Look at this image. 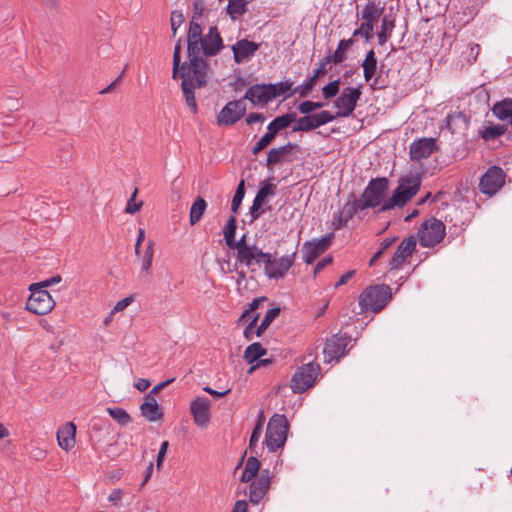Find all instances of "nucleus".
<instances>
[{"label":"nucleus","instance_id":"53","mask_svg":"<svg viewBox=\"0 0 512 512\" xmlns=\"http://www.w3.org/2000/svg\"><path fill=\"white\" fill-rule=\"evenodd\" d=\"M330 55L326 56L324 60L319 64V67L313 71L314 79H318L320 76L327 73V64L331 63Z\"/></svg>","mask_w":512,"mask_h":512},{"label":"nucleus","instance_id":"6","mask_svg":"<svg viewBox=\"0 0 512 512\" xmlns=\"http://www.w3.org/2000/svg\"><path fill=\"white\" fill-rule=\"evenodd\" d=\"M446 235L445 224L436 218L424 221L418 230V238L422 247L432 248L438 245Z\"/></svg>","mask_w":512,"mask_h":512},{"label":"nucleus","instance_id":"29","mask_svg":"<svg viewBox=\"0 0 512 512\" xmlns=\"http://www.w3.org/2000/svg\"><path fill=\"white\" fill-rule=\"evenodd\" d=\"M492 112L499 120L512 125V98H505L495 103Z\"/></svg>","mask_w":512,"mask_h":512},{"label":"nucleus","instance_id":"61","mask_svg":"<svg viewBox=\"0 0 512 512\" xmlns=\"http://www.w3.org/2000/svg\"><path fill=\"white\" fill-rule=\"evenodd\" d=\"M265 120V116L262 113H250L246 117V122L249 125H252L257 122H263Z\"/></svg>","mask_w":512,"mask_h":512},{"label":"nucleus","instance_id":"57","mask_svg":"<svg viewBox=\"0 0 512 512\" xmlns=\"http://www.w3.org/2000/svg\"><path fill=\"white\" fill-rule=\"evenodd\" d=\"M259 319V314H255L253 317H252V320L250 321V323L246 326V328L244 329V337L247 339V340H251L252 339V335H253V329L257 323Z\"/></svg>","mask_w":512,"mask_h":512},{"label":"nucleus","instance_id":"60","mask_svg":"<svg viewBox=\"0 0 512 512\" xmlns=\"http://www.w3.org/2000/svg\"><path fill=\"white\" fill-rule=\"evenodd\" d=\"M356 274L355 270H349L346 273H344L338 280V282L335 284V289L339 288L340 286L346 284L350 279H352Z\"/></svg>","mask_w":512,"mask_h":512},{"label":"nucleus","instance_id":"22","mask_svg":"<svg viewBox=\"0 0 512 512\" xmlns=\"http://www.w3.org/2000/svg\"><path fill=\"white\" fill-rule=\"evenodd\" d=\"M436 149V139L422 138L414 141L410 145V158L412 160L420 161L421 159L428 158Z\"/></svg>","mask_w":512,"mask_h":512},{"label":"nucleus","instance_id":"43","mask_svg":"<svg viewBox=\"0 0 512 512\" xmlns=\"http://www.w3.org/2000/svg\"><path fill=\"white\" fill-rule=\"evenodd\" d=\"M505 131L506 129L502 125H491L484 129V131L482 132V137L485 140H493L503 135Z\"/></svg>","mask_w":512,"mask_h":512},{"label":"nucleus","instance_id":"9","mask_svg":"<svg viewBox=\"0 0 512 512\" xmlns=\"http://www.w3.org/2000/svg\"><path fill=\"white\" fill-rule=\"evenodd\" d=\"M31 294L26 302V309L36 315H45L55 306V301L48 291L38 284L30 285Z\"/></svg>","mask_w":512,"mask_h":512},{"label":"nucleus","instance_id":"30","mask_svg":"<svg viewBox=\"0 0 512 512\" xmlns=\"http://www.w3.org/2000/svg\"><path fill=\"white\" fill-rule=\"evenodd\" d=\"M296 121V113L290 112L273 119L267 126V130L275 137L279 131L286 129Z\"/></svg>","mask_w":512,"mask_h":512},{"label":"nucleus","instance_id":"21","mask_svg":"<svg viewBox=\"0 0 512 512\" xmlns=\"http://www.w3.org/2000/svg\"><path fill=\"white\" fill-rule=\"evenodd\" d=\"M265 259H269L267 252H263L262 249L257 247L255 244L248 248L241 249L236 253L237 262L247 268H250L253 264H263Z\"/></svg>","mask_w":512,"mask_h":512},{"label":"nucleus","instance_id":"36","mask_svg":"<svg viewBox=\"0 0 512 512\" xmlns=\"http://www.w3.org/2000/svg\"><path fill=\"white\" fill-rule=\"evenodd\" d=\"M267 354V350L262 347L258 342L250 344L244 352V359L247 363L252 364L253 362L260 359L262 356Z\"/></svg>","mask_w":512,"mask_h":512},{"label":"nucleus","instance_id":"58","mask_svg":"<svg viewBox=\"0 0 512 512\" xmlns=\"http://www.w3.org/2000/svg\"><path fill=\"white\" fill-rule=\"evenodd\" d=\"M333 262V257L332 256H326L324 257L323 259H321L315 266L314 268V271H313V274H314V277L321 271L323 270L326 266L332 264Z\"/></svg>","mask_w":512,"mask_h":512},{"label":"nucleus","instance_id":"56","mask_svg":"<svg viewBox=\"0 0 512 512\" xmlns=\"http://www.w3.org/2000/svg\"><path fill=\"white\" fill-rule=\"evenodd\" d=\"M169 447V442L168 441H163L161 443V446H160V449L158 451V455H157V468L160 469L161 466H162V463L165 459V455L167 453V449Z\"/></svg>","mask_w":512,"mask_h":512},{"label":"nucleus","instance_id":"5","mask_svg":"<svg viewBox=\"0 0 512 512\" xmlns=\"http://www.w3.org/2000/svg\"><path fill=\"white\" fill-rule=\"evenodd\" d=\"M267 256L269 259H265L263 261L264 274L269 279H283L295 263L297 248L291 254L283 255L281 257H277L276 253L271 254L269 252H267Z\"/></svg>","mask_w":512,"mask_h":512},{"label":"nucleus","instance_id":"2","mask_svg":"<svg viewBox=\"0 0 512 512\" xmlns=\"http://www.w3.org/2000/svg\"><path fill=\"white\" fill-rule=\"evenodd\" d=\"M420 186L421 178L418 174H410L401 177L398 187L394 190L392 196L384 201L378 212H385L396 206L402 208L418 193Z\"/></svg>","mask_w":512,"mask_h":512},{"label":"nucleus","instance_id":"12","mask_svg":"<svg viewBox=\"0 0 512 512\" xmlns=\"http://www.w3.org/2000/svg\"><path fill=\"white\" fill-rule=\"evenodd\" d=\"M505 184V173L500 167L491 166L482 175L479 190L488 196L495 195Z\"/></svg>","mask_w":512,"mask_h":512},{"label":"nucleus","instance_id":"35","mask_svg":"<svg viewBox=\"0 0 512 512\" xmlns=\"http://www.w3.org/2000/svg\"><path fill=\"white\" fill-rule=\"evenodd\" d=\"M395 27V21L387 16L382 18L380 31L377 34L378 44L384 45L391 37L392 31Z\"/></svg>","mask_w":512,"mask_h":512},{"label":"nucleus","instance_id":"38","mask_svg":"<svg viewBox=\"0 0 512 512\" xmlns=\"http://www.w3.org/2000/svg\"><path fill=\"white\" fill-rule=\"evenodd\" d=\"M106 411L120 425L125 426L132 421L131 416L127 413L125 409L121 407H108Z\"/></svg>","mask_w":512,"mask_h":512},{"label":"nucleus","instance_id":"28","mask_svg":"<svg viewBox=\"0 0 512 512\" xmlns=\"http://www.w3.org/2000/svg\"><path fill=\"white\" fill-rule=\"evenodd\" d=\"M477 6V0H473L462 11L457 12L453 17L454 27L462 28L473 20L478 13Z\"/></svg>","mask_w":512,"mask_h":512},{"label":"nucleus","instance_id":"27","mask_svg":"<svg viewBox=\"0 0 512 512\" xmlns=\"http://www.w3.org/2000/svg\"><path fill=\"white\" fill-rule=\"evenodd\" d=\"M384 12V3L375 0H367V3L363 6L360 19L364 21L377 23Z\"/></svg>","mask_w":512,"mask_h":512},{"label":"nucleus","instance_id":"64","mask_svg":"<svg viewBox=\"0 0 512 512\" xmlns=\"http://www.w3.org/2000/svg\"><path fill=\"white\" fill-rule=\"evenodd\" d=\"M248 504L245 500H238L234 504L232 512H247Z\"/></svg>","mask_w":512,"mask_h":512},{"label":"nucleus","instance_id":"25","mask_svg":"<svg viewBox=\"0 0 512 512\" xmlns=\"http://www.w3.org/2000/svg\"><path fill=\"white\" fill-rule=\"evenodd\" d=\"M295 147L296 145L294 143L288 142L278 148L270 149L267 154L266 167L269 170H273L274 165L283 161H291V159H287V156Z\"/></svg>","mask_w":512,"mask_h":512},{"label":"nucleus","instance_id":"59","mask_svg":"<svg viewBox=\"0 0 512 512\" xmlns=\"http://www.w3.org/2000/svg\"><path fill=\"white\" fill-rule=\"evenodd\" d=\"M275 86V93H277V97L289 91L292 87V83L288 81L280 82L278 84H273Z\"/></svg>","mask_w":512,"mask_h":512},{"label":"nucleus","instance_id":"49","mask_svg":"<svg viewBox=\"0 0 512 512\" xmlns=\"http://www.w3.org/2000/svg\"><path fill=\"white\" fill-rule=\"evenodd\" d=\"M458 121H462L463 123H466V116L464 113L455 112V113L449 114L446 117V125H447L448 129L450 131L454 132L453 125Z\"/></svg>","mask_w":512,"mask_h":512},{"label":"nucleus","instance_id":"45","mask_svg":"<svg viewBox=\"0 0 512 512\" xmlns=\"http://www.w3.org/2000/svg\"><path fill=\"white\" fill-rule=\"evenodd\" d=\"M324 106L322 102H313L310 100L303 101L297 107L301 114H312L311 112L317 109H321Z\"/></svg>","mask_w":512,"mask_h":512},{"label":"nucleus","instance_id":"15","mask_svg":"<svg viewBox=\"0 0 512 512\" xmlns=\"http://www.w3.org/2000/svg\"><path fill=\"white\" fill-rule=\"evenodd\" d=\"M334 238L333 233H330L320 239L306 241L303 244V261L310 265L312 264L321 254H323L332 244Z\"/></svg>","mask_w":512,"mask_h":512},{"label":"nucleus","instance_id":"23","mask_svg":"<svg viewBox=\"0 0 512 512\" xmlns=\"http://www.w3.org/2000/svg\"><path fill=\"white\" fill-rule=\"evenodd\" d=\"M259 49V44L247 39L237 41L232 45L234 60L236 63H242L245 60L254 56L255 52Z\"/></svg>","mask_w":512,"mask_h":512},{"label":"nucleus","instance_id":"4","mask_svg":"<svg viewBox=\"0 0 512 512\" xmlns=\"http://www.w3.org/2000/svg\"><path fill=\"white\" fill-rule=\"evenodd\" d=\"M289 423L285 415L274 414L267 425L264 444L270 452H276L285 445Z\"/></svg>","mask_w":512,"mask_h":512},{"label":"nucleus","instance_id":"52","mask_svg":"<svg viewBox=\"0 0 512 512\" xmlns=\"http://www.w3.org/2000/svg\"><path fill=\"white\" fill-rule=\"evenodd\" d=\"M261 434H262V430L259 429V426L254 427L251 437H250V440H249V449L251 450L252 453L257 454L255 447L257 446V443L260 439Z\"/></svg>","mask_w":512,"mask_h":512},{"label":"nucleus","instance_id":"14","mask_svg":"<svg viewBox=\"0 0 512 512\" xmlns=\"http://www.w3.org/2000/svg\"><path fill=\"white\" fill-rule=\"evenodd\" d=\"M246 112V104L243 99L228 102L217 116L219 126H231L240 120Z\"/></svg>","mask_w":512,"mask_h":512},{"label":"nucleus","instance_id":"55","mask_svg":"<svg viewBox=\"0 0 512 512\" xmlns=\"http://www.w3.org/2000/svg\"><path fill=\"white\" fill-rule=\"evenodd\" d=\"M251 245L247 242V235L243 234L239 240H233L231 246H228L230 249L236 250L237 252L241 249H245L250 247Z\"/></svg>","mask_w":512,"mask_h":512},{"label":"nucleus","instance_id":"44","mask_svg":"<svg viewBox=\"0 0 512 512\" xmlns=\"http://www.w3.org/2000/svg\"><path fill=\"white\" fill-rule=\"evenodd\" d=\"M340 80H334L325 85L322 88V94L325 99H331L335 97L339 92Z\"/></svg>","mask_w":512,"mask_h":512},{"label":"nucleus","instance_id":"32","mask_svg":"<svg viewBox=\"0 0 512 512\" xmlns=\"http://www.w3.org/2000/svg\"><path fill=\"white\" fill-rule=\"evenodd\" d=\"M363 76L367 83L373 80L377 71V58L373 49L366 53L362 63Z\"/></svg>","mask_w":512,"mask_h":512},{"label":"nucleus","instance_id":"51","mask_svg":"<svg viewBox=\"0 0 512 512\" xmlns=\"http://www.w3.org/2000/svg\"><path fill=\"white\" fill-rule=\"evenodd\" d=\"M316 80L317 79H314L313 76L308 78L305 81V83L302 86L297 87L295 89V91H299L300 92V96H302V97L307 96L309 94V92L313 89V87L315 86Z\"/></svg>","mask_w":512,"mask_h":512},{"label":"nucleus","instance_id":"24","mask_svg":"<svg viewBox=\"0 0 512 512\" xmlns=\"http://www.w3.org/2000/svg\"><path fill=\"white\" fill-rule=\"evenodd\" d=\"M141 415L150 422H156L163 418L164 414L155 398L151 394L145 396L144 402L140 405Z\"/></svg>","mask_w":512,"mask_h":512},{"label":"nucleus","instance_id":"7","mask_svg":"<svg viewBox=\"0 0 512 512\" xmlns=\"http://www.w3.org/2000/svg\"><path fill=\"white\" fill-rule=\"evenodd\" d=\"M320 372V365L314 361L300 366L293 374L290 387L294 393L301 394L311 388Z\"/></svg>","mask_w":512,"mask_h":512},{"label":"nucleus","instance_id":"62","mask_svg":"<svg viewBox=\"0 0 512 512\" xmlns=\"http://www.w3.org/2000/svg\"><path fill=\"white\" fill-rule=\"evenodd\" d=\"M356 37H362L365 39L366 42H370L372 40V36L366 32L363 28L359 27L357 29H355L352 33V38H356Z\"/></svg>","mask_w":512,"mask_h":512},{"label":"nucleus","instance_id":"26","mask_svg":"<svg viewBox=\"0 0 512 512\" xmlns=\"http://www.w3.org/2000/svg\"><path fill=\"white\" fill-rule=\"evenodd\" d=\"M76 426L73 422H68L57 431V441L59 446L65 450H71L76 443Z\"/></svg>","mask_w":512,"mask_h":512},{"label":"nucleus","instance_id":"18","mask_svg":"<svg viewBox=\"0 0 512 512\" xmlns=\"http://www.w3.org/2000/svg\"><path fill=\"white\" fill-rule=\"evenodd\" d=\"M276 97L277 93H275L273 84H255L248 88L243 100L247 99L253 104H267Z\"/></svg>","mask_w":512,"mask_h":512},{"label":"nucleus","instance_id":"33","mask_svg":"<svg viewBox=\"0 0 512 512\" xmlns=\"http://www.w3.org/2000/svg\"><path fill=\"white\" fill-rule=\"evenodd\" d=\"M206 208V201L200 196L197 197L190 209L189 221L191 225H195L201 220Z\"/></svg>","mask_w":512,"mask_h":512},{"label":"nucleus","instance_id":"19","mask_svg":"<svg viewBox=\"0 0 512 512\" xmlns=\"http://www.w3.org/2000/svg\"><path fill=\"white\" fill-rule=\"evenodd\" d=\"M417 244L416 237L410 235L406 237L397 247L391 261L389 262V267L391 270H398L402 267L403 263L412 255L415 251Z\"/></svg>","mask_w":512,"mask_h":512},{"label":"nucleus","instance_id":"8","mask_svg":"<svg viewBox=\"0 0 512 512\" xmlns=\"http://www.w3.org/2000/svg\"><path fill=\"white\" fill-rule=\"evenodd\" d=\"M389 189V180L386 177H378L371 179L364 189L361 200L363 207L376 208L383 205L385 197Z\"/></svg>","mask_w":512,"mask_h":512},{"label":"nucleus","instance_id":"17","mask_svg":"<svg viewBox=\"0 0 512 512\" xmlns=\"http://www.w3.org/2000/svg\"><path fill=\"white\" fill-rule=\"evenodd\" d=\"M350 198H352V200H348L343 208L334 217V229H340L346 226L348 221L351 220L359 211L367 209L366 207H363L362 200L357 199L354 194H351Z\"/></svg>","mask_w":512,"mask_h":512},{"label":"nucleus","instance_id":"63","mask_svg":"<svg viewBox=\"0 0 512 512\" xmlns=\"http://www.w3.org/2000/svg\"><path fill=\"white\" fill-rule=\"evenodd\" d=\"M274 139L275 136L267 130V132L259 139L258 142L260 145H262V147L266 148L269 144L272 143Z\"/></svg>","mask_w":512,"mask_h":512},{"label":"nucleus","instance_id":"46","mask_svg":"<svg viewBox=\"0 0 512 512\" xmlns=\"http://www.w3.org/2000/svg\"><path fill=\"white\" fill-rule=\"evenodd\" d=\"M274 190H275V185L274 184H271L269 182L264 181V182L261 183L260 189L258 190V192L256 194V197L260 198V200L265 203L266 202V198L268 196L274 194Z\"/></svg>","mask_w":512,"mask_h":512},{"label":"nucleus","instance_id":"54","mask_svg":"<svg viewBox=\"0 0 512 512\" xmlns=\"http://www.w3.org/2000/svg\"><path fill=\"white\" fill-rule=\"evenodd\" d=\"M125 494L126 493L123 489H114L108 496V501L113 505H118L123 500Z\"/></svg>","mask_w":512,"mask_h":512},{"label":"nucleus","instance_id":"1","mask_svg":"<svg viewBox=\"0 0 512 512\" xmlns=\"http://www.w3.org/2000/svg\"><path fill=\"white\" fill-rule=\"evenodd\" d=\"M181 39L175 44L172 78L182 79L181 88L185 102L192 113L198 111L194 90L205 87L208 82L209 65L205 57L217 55L223 48V39L216 26H211L203 35L200 24L192 20L187 34L188 62L181 63Z\"/></svg>","mask_w":512,"mask_h":512},{"label":"nucleus","instance_id":"48","mask_svg":"<svg viewBox=\"0 0 512 512\" xmlns=\"http://www.w3.org/2000/svg\"><path fill=\"white\" fill-rule=\"evenodd\" d=\"M137 193H138V189L136 188L134 190V192L132 193L131 197L129 198L128 202H127V206H126V209L125 211L127 213H130V214H134L136 212H138L142 205H143V202L140 201V202H136V196H137Z\"/></svg>","mask_w":512,"mask_h":512},{"label":"nucleus","instance_id":"31","mask_svg":"<svg viewBox=\"0 0 512 512\" xmlns=\"http://www.w3.org/2000/svg\"><path fill=\"white\" fill-rule=\"evenodd\" d=\"M261 462L255 456H251L247 459L245 463L244 470L240 477V481L243 483H248L255 477H257L260 473Z\"/></svg>","mask_w":512,"mask_h":512},{"label":"nucleus","instance_id":"11","mask_svg":"<svg viewBox=\"0 0 512 512\" xmlns=\"http://www.w3.org/2000/svg\"><path fill=\"white\" fill-rule=\"evenodd\" d=\"M303 115L304 116L300 118L296 117V121L294 122L295 125L292 128V132H309L333 121L336 118V116H334L333 114L326 110H323L318 113Z\"/></svg>","mask_w":512,"mask_h":512},{"label":"nucleus","instance_id":"20","mask_svg":"<svg viewBox=\"0 0 512 512\" xmlns=\"http://www.w3.org/2000/svg\"><path fill=\"white\" fill-rule=\"evenodd\" d=\"M211 401L205 397H196L190 404V412L194 423L203 428L210 422Z\"/></svg>","mask_w":512,"mask_h":512},{"label":"nucleus","instance_id":"13","mask_svg":"<svg viewBox=\"0 0 512 512\" xmlns=\"http://www.w3.org/2000/svg\"><path fill=\"white\" fill-rule=\"evenodd\" d=\"M351 339L345 333L334 334L331 338L327 339L324 348V361L331 362L339 360L347 353V346Z\"/></svg>","mask_w":512,"mask_h":512},{"label":"nucleus","instance_id":"41","mask_svg":"<svg viewBox=\"0 0 512 512\" xmlns=\"http://www.w3.org/2000/svg\"><path fill=\"white\" fill-rule=\"evenodd\" d=\"M227 12L232 19L242 16L246 12L245 0H229Z\"/></svg>","mask_w":512,"mask_h":512},{"label":"nucleus","instance_id":"34","mask_svg":"<svg viewBox=\"0 0 512 512\" xmlns=\"http://www.w3.org/2000/svg\"><path fill=\"white\" fill-rule=\"evenodd\" d=\"M354 45V39H342L339 41L338 46L333 53V55H330V59L332 60V63L334 64H340L346 59L345 52L350 49Z\"/></svg>","mask_w":512,"mask_h":512},{"label":"nucleus","instance_id":"47","mask_svg":"<svg viewBox=\"0 0 512 512\" xmlns=\"http://www.w3.org/2000/svg\"><path fill=\"white\" fill-rule=\"evenodd\" d=\"M185 17L181 11L174 10L171 13L170 24L173 36L176 35L177 29L184 23Z\"/></svg>","mask_w":512,"mask_h":512},{"label":"nucleus","instance_id":"42","mask_svg":"<svg viewBox=\"0 0 512 512\" xmlns=\"http://www.w3.org/2000/svg\"><path fill=\"white\" fill-rule=\"evenodd\" d=\"M244 195H245V182L244 180L242 179L237 188H236V191H235V194L233 196V199H232V203H231V210L233 213H237L238 212V209L242 203V200L244 198Z\"/></svg>","mask_w":512,"mask_h":512},{"label":"nucleus","instance_id":"10","mask_svg":"<svg viewBox=\"0 0 512 512\" xmlns=\"http://www.w3.org/2000/svg\"><path fill=\"white\" fill-rule=\"evenodd\" d=\"M361 94V85L358 87L345 88L334 102L335 107L338 108V111L334 116H336V118L349 117L355 110Z\"/></svg>","mask_w":512,"mask_h":512},{"label":"nucleus","instance_id":"37","mask_svg":"<svg viewBox=\"0 0 512 512\" xmlns=\"http://www.w3.org/2000/svg\"><path fill=\"white\" fill-rule=\"evenodd\" d=\"M237 230V219L235 215H232L223 228V235L227 246H231L235 239Z\"/></svg>","mask_w":512,"mask_h":512},{"label":"nucleus","instance_id":"50","mask_svg":"<svg viewBox=\"0 0 512 512\" xmlns=\"http://www.w3.org/2000/svg\"><path fill=\"white\" fill-rule=\"evenodd\" d=\"M264 204L265 203L261 201L260 198L255 196L252 206L250 207V215L252 217V221L258 219L259 216L264 212V210H260Z\"/></svg>","mask_w":512,"mask_h":512},{"label":"nucleus","instance_id":"40","mask_svg":"<svg viewBox=\"0 0 512 512\" xmlns=\"http://www.w3.org/2000/svg\"><path fill=\"white\" fill-rule=\"evenodd\" d=\"M280 308L274 307L269 309L260 325L257 327L256 335L260 337L264 331L269 327V325L272 323V321L279 315Z\"/></svg>","mask_w":512,"mask_h":512},{"label":"nucleus","instance_id":"3","mask_svg":"<svg viewBox=\"0 0 512 512\" xmlns=\"http://www.w3.org/2000/svg\"><path fill=\"white\" fill-rule=\"evenodd\" d=\"M392 290L385 284L372 285L359 296V305L363 311L380 312L391 300Z\"/></svg>","mask_w":512,"mask_h":512},{"label":"nucleus","instance_id":"39","mask_svg":"<svg viewBox=\"0 0 512 512\" xmlns=\"http://www.w3.org/2000/svg\"><path fill=\"white\" fill-rule=\"evenodd\" d=\"M154 242L152 240L149 241L144 254L141 259V274L148 275L151 265H152V259L154 255Z\"/></svg>","mask_w":512,"mask_h":512},{"label":"nucleus","instance_id":"16","mask_svg":"<svg viewBox=\"0 0 512 512\" xmlns=\"http://www.w3.org/2000/svg\"><path fill=\"white\" fill-rule=\"evenodd\" d=\"M271 485L270 472L262 470L257 477L251 480L249 489V500L253 504H259L267 495Z\"/></svg>","mask_w":512,"mask_h":512}]
</instances>
